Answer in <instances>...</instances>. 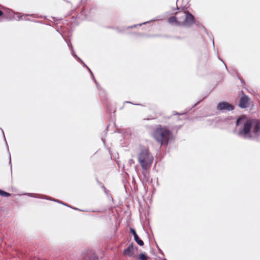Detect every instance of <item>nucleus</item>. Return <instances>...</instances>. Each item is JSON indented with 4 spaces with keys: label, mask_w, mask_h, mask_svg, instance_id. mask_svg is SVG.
I'll use <instances>...</instances> for the list:
<instances>
[{
    "label": "nucleus",
    "mask_w": 260,
    "mask_h": 260,
    "mask_svg": "<svg viewBox=\"0 0 260 260\" xmlns=\"http://www.w3.org/2000/svg\"><path fill=\"white\" fill-rule=\"evenodd\" d=\"M24 16V15H23L21 16H20V17L19 16V17H18V20H20V19H21V18H22L23 16Z\"/></svg>",
    "instance_id": "18"
},
{
    "label": "nucleus",
    "mask_w": 260,
    "mask_h": 260,
    "mask_svg": "<svg viewBox=\"0 0 260 260\" xmlns=\"http://www.w3.org/2000/svg\"><path fill=\"white\" fill-rule=\"evenodd\" d=\"M131 162H132L133 159H130Z\"/></svg>",
    "instance_id": "23"
},
{
    "label": "nucleus",
    "mask_w": 260,
    "mask_h": 260,
    "mask_svg": "<svg viewBox=\"0 0 260 260\" xmlns=\"http://www.w3.org/2000/svg\"><path fill=\"white\" fill-rule=\"evenodd\" d=\"M137 250V248L134 247L133 244H131L123 250V254L125 256L134 258L136 257L135 252Z\"/></svg>",
    "instance_id": "5"
},
{
    "label": "nucleus",
    "mask_w": 260,
    "mask_h": 260,
    "mask_svg": "<svg viewBox=\"0 0 260 260\" xmlns=\"http://www.w3.org/2000/svg\"><path fill=\"white\" fill-rule=\"evenodd\" d=\"M0 196L4 197H9L11 194L8 192L0 189Z\"/></svg>",
    "instance_id": "11"
},
{
    "label": "nucleus",
    "mask_w": 260,
    "mask_h": 260,
    "mask_svg": "<svg viewBox=\"0 0 260 260\" xmlns=\"http://www.w3.org/2000/svg\"><path fill=\"white\" fill-rule=\"evenodd\" d=\"M72 54H73V55L74 56H75V57H77V58H78V59L79 60H81V59H80L79 58H78V57L77 56V55L75 54L74 51V50L73 49V48H72Z\"/></svg>",
    "instance_id": "15"
},
{
    "label": "nucleus",
    "mask_w": 260,
    "mask_h": 260,
    "mask_svg": "<svg viewBox=\"0 0 260 260\" xmlns=\"http://www.w3.org/2000/svg\"><path fill=\"white\" fill-rule=\"evenodd\" d=\"M139 258L140 260H147V257L144 253H141L139 255Z\"/></svg>",
    "instance_id": "12"
},
{
    "label": "nucleus",
    "mask_w": 260,
    "mask_h": 260,
    "mask_svg": "<svg viewBox=\"0 0 260 260\" xmlns=\"http://www.w3.org/2000/svg\"><path fill=\"white\" fill-rule=\"evenodd\" d=\"M9 163H10V164H11V158H10V162H9Z\"/></svg>",
    "instance_id": "22"
},
{
    "label": "nucleus",
    "mask_w": 260,
    "mask_h": 260,
    "mask_svg": "<svg viewBox=\"0 0 260 260\" xmlns=\"http://www.w3.org/2000/svg\"><path fill=\"white\" fill-rule=\"evenodd\" d=\"M250 99L245 94H243L240 99L239 106L241 108H246L249 106Z\"/></svg>",
    "instance_id": "7"
},
{
    "label": "nucleus",
    "mask_w": 260,
    "mask_h": 260,
    "mask_svg": "<svg viewBox=\"0 0 260 260\" xmlns=\"http://www.w3.org/2000/svg\"><path fill=\"white\" fill-rule=\"evenodd\" d=\"M27 194H28V196H30V197H32L31 195H30V193H27Z\"/></svg>",
    "instance_id": "21"
},
{
    "label": "nucleus",
    "mask_w": 260,
    "mask_h": 260,
    "mask_svg": "<svg viewBox=\"0 0 260 260\" xmlns=\"http://www.w3.org/2000/svg\"><path fill=\"white\" fill-rule=\"evenodd\" d=\"M243 118H238V119L237 120V121H236V125H239V124L241 123V121L242 120H243Z\"/></svg>",
    "instance_id": "13"
},
{
    "label": "nucleus",
    "mask_w": 260,
    "mask_h": 260,
    "mask_svg": "<svg viewBox=\"0 0 260 260\" xmlns=\"http://www.w3.org/2000/svg\"><path fill=\"white\" fill-rule=\"evenodd\" d=\"M131 162H132L133 159H130Z\"/></svg>",
    "instance_id": "24"
},
{
    "label": "nucleus",
    "mask_w": 260,
    "mask_h": 260,
    "mask_svg": "<svg viewBox=\"0 0 260 260\" xmlns=\"http://www.w3.org/2000/svg\"><path fill=\"white\" fill-rule=\"evenodd\" d=\"M86 68L88 69V70L90 71V72L91 73V74L93 75L92 74V73L91 72V71H90V69H89L87 66H86Z\"/></svg>",
    "instance_id": "20"
},
{
    "label": "nucleus",
    "mask_w": 260,
    "mask_h": 260,
    "mask_svg": "<svg viewBox=\"0 0 260 260\" xmlns=\"http://www.w3.org/2000/svg\"><path fill=\"white\" fill-rule=\"evenodd\" d=\"M134 239L135 241L138 243V244H139L140 246H143L144 245L143 241L139 238L138 235L135 236V237H134Z\"/></svg>",
    "instance_id": "10"
},
{
    "label": "nucleus",
    "mask_w": 260,
    "mask_h": 260,
    "mask_svg": "<svg viewBox=\"0 0 260 260\" xmlns=\"http://www.w3.org/2000/svg\"><path fill=\"white\" fill-rule=\"evenodd\" d=\"M94 81H95V83H96V84L97 87H99V84H98V83L96 82V80H95L94 79Z\"/></svg>",
    "instance_id": "19"
},
{
    "label": "nucleus",
    "mask_w": 260,
    "mask_h": 260,
    "mask_svg": "<svg viewBox=\"0 0 260 260\" xmlns=\"http://www.w3.org/2000/svg\"><path fill=\"white\" fill-rule=\"evenodd\" d=\"M177 16L171 17L169 18L168 21L170 23L175 24L178 25H182L180 21H181L180 15H177Z\"/></svg>",
    "instance_id": "8"
},
{
    "label": "nucleus",
    "mask_w": 260,
    "mask_h": 260,
    "mask_svg": "<svg viewBox=\"0 0 260 260\" xmlns=\"http://www.w3.org/2000/svg\"><path fill=\"white\" fill-rule=\"evenodd\" d=\"M152 136L156 142L162 146L163 144H168L172 138V133L166 127H161L159 125L154 131Z\"/></svg>",
    "instance_id": "2"
},
{
    "label": "nucleus",
    "mask_w": 260,
    "mask_h": 260,
    "mask_svg": "<svg viewBox=\"0 0 260 260\" xmlns=\"http://www.w3.org/2000/svg\"><path fill=\"white\" fill-rule=\"evenodd\" d=\"M131 233L133 234V235H134V237H135L136 235H138L136 233V232H135V231L133 229H131Z\"/></svg>",
    "instance_id": "14"
},
{
    "label": "nucleus",
    "mask_w": 260,
    "mask_h": 260,
    "mask_svg": "<svg viewBox=\"0 0 260 260\" xmlns=\"http://www.w3.org/2000/svg\"><path fill=\"white\" fill-rule=\"evenodd\" d=\"M45 199H48V200H52V201H56V202H58L60 203L59 201H57V200H54V199H51L50 198L48 197H46L45 198Z\"/></svg>",
    "instance_id": "16"
},
{
    "label": "nucleus",
    "mask_w": 260,
    "mask_h": 260,
    "mask_svg": "<svg viewBox=\"0 0 260 260\" xmlns=\"http://www.w3.org/2000/svg\"><path fill=\"white\" fill-rule=\"evenodd\" d=\"M86 260H98V257L94 253L91 252L88 254V257Z\"/></svg>",
    "instance_id": "9"
},
{
    "label": "nucleus",
    "mask_w": 260,
    "mask_h": 260,
    "mask_svg": "<svg viewBox=\"0 0 260 260\" xmlns=\"http://www.w3.org/2000/svg\"><path fill=\"white\" fill-rule=\"evenodd\" d=\"M255 137L260 136V121L257 120H248L243 125L242 129L238 133V135L244 139H250L252 137L251 130Z\"/></svg>",
    "instance_id": "1"
},
{
    "label": "nucleus",
    "mask_w": 260,
    "mask_h": 260,
    "mask_svg": "<svg viewBox=\"0 0 260 260\" xmlns=\"http://www.w3.org/2000/svg\"><path fill=\"white\" fill-rule=\"evenodd\" d=\"M176 15H180L181 21L180 23L182 25L188 26L194 23V17L189 12H180L177 13Z\"/></svg>",
    "instance_id": "4"
},
{
    "label": "nucleus",
    "mask_w": 260,
    "mask_h": 260,
    "mask_svg": "<svg viewBox=\"0 0 260 260\" xmlns=\"http://www.w3.org/2000/svg\"><path fill=\"white\" fill-rule=\"evenodd\" d=\"M153 160V157L151 154L148 149L143 148L141 150L138 155V161L142 168L146 170L151 166Z\"/></svg>",
    "instance_id": "3"
},
{
    "label": "nucleus",
    "mask_w": 260,
    "mask_h": 260,
    "mask_svg": "<svg viewBox=\"0 0 260 260\" xmlns=\"http://www.w3.org/2000/svg\"><path fill=\"white\" fill-rule=\"evenodd\" d=\"M217 109L219 111H232L234 109V107L228 102H222L218 104Z\"/></svg>",
    "instance_id": "6"
},
{
    "label": "nucleus",
    "mask_w": 260,
    "mask_h": 260,
    "mask_svg": "<svg viewBox=\"0 0 260 260\" xmlns=\"http://www.w3.org/2000/svg\"><path fill=\"white\" fill-rule=\"evenodd\" d=\"M3 15V12L0 10V16H2Z\"/></svg>",
    "instance_id": "17"
}]
</instances>
